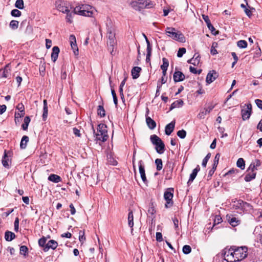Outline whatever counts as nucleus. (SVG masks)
<instances>
[{"label": "nucleus", "instance_id": "nucleus-18", "mask_svg": "<svg viewBox=\"0 0 262 262\" xmlns=\"http://www.w3.org/2000/svg\"><path fill=\"white\" fill-rule=\"evenodd\" d=\"M213 108V105L211 103L206 105L203 111H202L199 116L200 118H204L205 115L209 113Z\"/></svg>", "mask_w": 262, "mask_h": 262}, {"label": "nucleus", "instance_id": "nucleus-35", "mask_svg": "<svg viewBox=\"0 0 262 262\" xmlns=\"http://www.w3.org/2000/svg\"><path fill=\"white\" fill-rule=\"evenodd\" d=\"M203 18L207 25L209 29L210 30L211 33L213 34V25L211 24L210 19L208 16L205 15H202Z\"/></svg>", "mask_w": 262, "mask_h": 262}, {"label": "nucleus", "instance_id": "nucleus-1", "mask_svg": "<svg viewBox=\"0 0 262 262\" xmlns=\"http://www.w3.org/2000/svg\"><path fill=\"white\" fill-rule=\"evenodd\" d=\"M106 128L107 126L106 124L100 123L98 125L97 133H96L95 130L93 126H92L93 133L96 138V140L104 142L107 140L108 136Z\"/></svg>", "mask_w": 262, "mask_h": 262}, {"label": "nucleus", "instance_id": "nucleus-23", "mask_svg": "<svg viewBox=\"0 0 262 262\" xmlns=\"http://www.w3.org/2000/svg\"><path fill=\"white\" fill-rule=\"evenodd\" d=\"M256 172L254 170L249 171V168L247 169V173L245 177V180L246 182H249L252 180L255 179L256 176Z\"/></svg>", "mask_w": 262, "mask_h": 262}, {"label": "nucleus", "instance_id": "nucleus-29", "mask_svg": "<svg viewBox=\"0 0 262 262\" xmlns=\"http://www.w3.org/2000/svg\"><path fill=\"white\" fill-rule=\"evenodd\" d=\"M184 105V101L182 99H179L174 101L170 105V111L177 108L182 107Z\"/></svg>", "mask_w": 262, "mask_h": 262}, {"label": "nucleus", "instance_id": "nucleus-27", "mask_svg": "<svg viewBox=\"0 0 262 262\" xmlns=\"http://www.w3.org/2000/svg\"><path fill=\"white\" fill-rule=\"evenodd\" d=\"M141 71V68L139 67H135L132 70V75L133 78L135 79L138 78L140 76V72Z\"/></svg>", "mask_w": 262, "mask_h": 262}, {"label": "nucleus", "instance_id": "nucleus-31", "mask_svg": "<svg viewBox=\"0 0 262 262\" xmlns=\"http://www.w3.org/2000/svg\"><path fill=\"white\" fill-rule=\"evenodd\" d=\"M48 180L57 183L61 181V178L60 176L57 174H51L48 177Z\"/></svg>", "mask_w": 262, "mask_h": 262}, {"label": "nucleus", "instance_id": "nucleus-53", "mask_svg": "<svg viewBox=\"0 0 262 262\" xmlns=\"http://www.w3.org/2000/svg\"><path fill=\"white\" fill-rule=\"evenodd\" d=\"M223 222L222 218L220 215H215L214 219V227L216 225H218Z\"/></svg>", "mask_w": 262, "mask_h": 262}, {"label": "nucleus", "instance_id": "nucleus-64", "mask_svg": "<svg viewBox=\"0 0 262 262\" xmlns=\"http://www.w3.org/2000/svg\"><path fill=\"white\" fill-rule=\"evenodd\" d=\"M255 102L258 108L262 110V100L260 99H256Z\"/></svg>", "mask_w": 262, "mask_h": 262}, {"label": "nucleus", "instance_id": "nucleus-51", "mask_svg": "<svg viewBox=\"0 0 262 262\" xmlns=\"http://www.w3.org/2000/svg\"><path fill=\"white\" fill-rule=\"evenodd\" d=\"M15 7L19 9H23L24 6V1L23 0H16L15 3Z\"/></svg>", "mask_w": 262, "mask_h": 262}, {"label": "nucleus", "instance_id": "nucleus-12", "mask_svg": "<svg viewBox=\"0 0 262 262\" xmlns=\"http://www.w3.org/2000/svg\"><path fill=\"white\" fill-rule=\"evenodd\" d=\"M139 170L141 176V178L144 183H147V180L146 179L145 167L144 162L141 160L138 162Z\"/></svg>", "mask_w": 262, "mask_h": 262}, {"label": "nucleus", "instance_id": "nucleus-50", "mask_svg": "<svg viewBox=\"0 0 262 262\" xmlns=\"http://www.w3.org/2000/svg\"><path fill=\"white\" fill-rule=\"evenodd\" d=\"M162 61H163V64L160 67L161 69H167V68L169 66L168 60L167 58L164 57L162 58Z\"/></svg>", "mask_w": 262, "mask_h": 262}, {"label": "nucleus", "instance_id": "nucleus-24", "mask_svg": "<svg viewBox=\"0 0 262 262\" xmlns=\"http://www.w3.org/2000/svg\"><path fill=\"white\" fill-rule=\"evenodd\" d=\"M128 225L129 227L131 228V232L133 233V227L134 225V215L133 212L132 210H130L128 214Z\"/></svg>", "mask_w": 262, "mask_h": 262}, {"label": "nucleus", "instance_id": "nucleus-43", "mask_svg": "<svg viewBox=\"0 0 262 262\" xmlns=\"http://www.w3.org/2000/svg\"><path fill=\"white\" fill-rule=\"evenodd\" d=\"M155 164L156 165V169L158 171L161 170L163 168L162 160L161 159H156L155 160Z\"/></svg>", "mask_w": 262, "mask_h": 262}, {"label": "nucleus", "instance_id": "nucleus-25", "mask_svg": "<svg viewBox=\"0 0 262 262\" xmlns=\"http://www.w3.org/2000/svg\"><path fill=\"white\" fill-rule=\"evenodd\" d=\"M146 122L147 126L150 129H154L156 127V122L149 116H146Z\"/></svg>", "mask_w": 262, "mask_h": 262}, {"label": "nucleus", "instance_id": "nucleus-56", "mask_svg": "<svg viewBox=\"0 0 262 262\" xmlns=\"http://www.w3.org/2000/svg\"><path fill=\"white\" fill-rule=\"evenodd\" d=\"M211 156V154L210 152H209L206 157L204 158V159L203 160L202 165L203 167H206L207 162L209 160V159L210 158Z\"/></svg>", "mask_w": 262, "mask_h": 262}, {"label": "nucleus", "instance_id": "nucleus-21", "mask_svg": "<svg viewBox=\"0 0 262 262\" xmlns=\"http://www.w3.org/2000/svg\"><path fill=\"white\" fill-rule=\"evenodd\" d=\"M59 52V48L57 46H54L52 48V52L51 53V59L54 62H55L57 60Z\"/></svg>", "mask_w": 262, "mask_h": 262}, {"label": "nucleus", "instance_id": "nucleus-8", "mask_svg": "<svg viewBox=\"0 0 262 262\" xmlns=\"http://www.w3.org/2000/svg\"><path fill=\"white\" fill-rule=\"evenodd\" d=\"M55 6L58 11L63 13L69 12V10L72 9L70 4L63 1L59 0L56 1L55 2Z\"/></svg>", "mask_w": 262, "mask_h": 262}, {"label": "nucleus", "instance_id": "nucleus-6", "mask_svg": "<svg viewBox=\"0 0 262 262\" xmlns=\"http://www.w3.org/2000/svg\"><path fill=\"white\" fill-rule=\"evenodd\" d=\"M174 188H168L166 189L164 193V199L166 201L165 204V207L169 208L171 207L173 205V201L172 198L173 197Z\"/></svg>", "mask_w": 262, "mask_h": 262}, {"label": "nucleus", "instance_id": "nucleus-54", "mask_svg": "<svg viewBox=\"0 0 262 262\" xmlns=\"http://www.w3.org/2000/svg\"><path fill=\"white\" fill-rule=\"evenodd\" d=\"M182 251L185 254H188L191 252V248L189 245H185L183 247Z\"/></svg>", "mask_w": 262, "mask_h": 262}, {"label": "nucleus", "instance_id": "nucleus-2", "mask_svg": "<svg viewBox=\"0 0 262 262\" xmlns=\"http://www.w3.org/2000/svg\"><path fill=\"white\" fill-rule=\"evenodd\" d=\"M230 206L233 209L242 211L243 212L248 211L252 209V206L250 204L242 200L236 199L231 200Z\"/></svg>", "mask_w": 262, "mask_h": 262}, {"label": "nucleus", "instance_id": "nucleus-37", "mask_svg": "<svg viewBox=\"0 0 262 262\" xmlns=\"http://www.w3.org/2000/svg\"><path fill=\"white\" fill-rule=\"evenodd\" d=\"M246 5L248 7L245 10H244V12L246 13V15L250 18L252 16V13L255 11V8L253 7H251L248 5V3L246 2Z\"/></svg>", "mask_w": 262, "mask_h": 262}, {"label": "nucleus", "instance_id": "nucleus-14", "mask_svg": "<svg viewBox=\"0 0 262 262\" xmlns=\"http://www.w3.org/2000/svg\"><path fill=\"white\" fill-rule=\"evenodd\" d=\"M141 10L143 9H149L154 7V4L150 0H139Z\"/></svg>", "mask_w": 262, "mask_h": 262}, {"label": "nucleus", "instance_id": "nucleus-44", "mask_svg": "<svg viewBox=\"0 0 262 262\" xmlns=\"http://www.w3.org/2000/svg\"><path fill=\"white\" fill-rule=\"evenodd\" d=\"M67 14L66 19L68 22L71 23L72 22L73 15L75 14L74 13V10L71 12V9L69 10V12L66 13Z\"/></svg>", "mask_w": 262, "mask_h": 262}, {"label": "nucleus", "instance_id": "nucleus-7", "mask_svg": "<svg viewBox=\"0 0 262 262\" xmlns=\"http://www.w3.org/2000/svg\"><path fill=\"white\" fill-rule=\"evenodd\" d=\"M235 251H233L234 254L235 262L240 261L245 258L247 256V248L244 247L234 246Z\"/></svg>", "mask_w": 262, "mask_h": 262}, {"label": "nucleus", "instance_id": "nucleus-57", "mask_svg": "<svg viewBox=\"0 0 262 262\" xmlns=\"http://www.w3.org/2000/svg\"><path fill=\"white\" fill-rule=\"evenodd\" d=\"M177 136L181 139H184L186 136V132L184 130H180L177 132Z\"/></svg>", "mask_w": 262, "mask_h": 262}, {"label": "nucleus", "instance_id": "nucleus-5", "mask_svg": "<svg viewBox=\"0 0 262 262\" xmlns=\"http://www.w3.org/2000/svg\"><path fill=\"white\" fill-rule=\"evenodd\" d=\"M150 140L152 144L155 146L156 151L159 154H163L165 150V146L161 138L156 135H152L150 136Z\"/></svg>", "mask_w": 262, "mask_h": 262}, {"label": "nucleus", "instance_id": "nucleus-48", "mask_svg": "<svg viewBox=\"0 0 262 262\" xmlns=\"http://www.w3.org/2000/svg\"><path fill=\"white\" fill-rule=\"evenodd\" d=\"M237 46L241 49H244L247 47V42L244 40H240L237 42Z\"/></svg>", "mask_w": 262, "mask_h": 262}, {"label": "nucleus", "instance_id": "nucleus-19", "mask_svg": "<svg viewBox=\"0 0 262 262\" xmlns=\"http://www.w3.org/2000/svg\"><path fill=\"white\" fill-rule=\"evenodd\" d=\"M156 204L155 202H152V200L150 201L149 203V207L148 209V213L151 215V217L152 219L155 217V214L156 212V210L155 209V207Z\"/></svg>", "mask_w": 262, "mask_h": 262}, {"label": "nucleus", "instance_id": "nucleus-3", "mask_svg": "<svg viewBox=\"0 0 262 262\" xmlns=\"http://www.w3.org/2000/svg\"><path fill=\"white\" fill-rule=\"evenodd\" d=\"M94 8L89 5H81L74 9V13L80 15L92 17Z\"/></svg>", "mask_w": 262, "mask_h": 262}, {"label": "nucleus", "instance_id": "nucleus-26", "mask_svg": "<svg viewBox=\"0 0 262 262\" xmlns=\"http://www.w3.org/2000/svg\"><path fill=\"white\" fill-rule=\"evenodd\" d=\"M107 44L108 46V50L110 51L112 55H114V49L116 44V39L107 40Z\"/></svg>", "mask_w": 262, "mask_h": 262}, {"label": "nucleus", "instance_id": "nucleus-32", "mask_svg": "<svg viewBox=\"0 0 262 262\" xmlns=\"http://www.w3.org/2000/svg\"><path fill=\"white\" fill-rule=\"evenodd\" d=\"M147 51V54H146V62L147 63H149V64L151 65L150 63V57L151 56V52H152V47L150 43L148 42V47H147L146 49Z\"/></svg>", "mask_w": 262, "mask_h": 262}, {"label": "nucleus", "instance_id": "nucleus-55", "mask_svg": "<svg viewBox=\"0 0 262 262\" xmlns=\"http://www.w3.org/2000/svg\"><path fill=\"white\" fill-rule=\"evenodd\" d=\"M16 108L19 110L20 113H21V116H24L25 115V107H24V105H23V104L22 103H19L17 105Z\"/></svg>", "mask_w": 262, "mask_h": 262}, {"label": "nucleus", "instance_id": "nucleus-10", "mask_svg": "<svg viewBox=\"0 0 262 262\" xmlns=\"http://www.w3.org/2000/svg\"><path fill=\"white\" fill-rule=\"evenodd\" d=\"M233 251H235L234 246H232L230 248H225L224 250V259L227 262H235L234 254Z\"/></svg>", "mask_w": 262, "mask_h": 262}, {"label": "nucleus", "instance_id": "nucleus-42", "mask_svg": "<svg viewBox=\"0 0 262 262\" xmlns=\"http://www.w3.org/2000/svg\"><path fill=\"white\" fill-rule=\"evenodd\" d=\"M30 120H31V119L29 116H26L25 117L24 120V122L21 125V127L23 130H26L28 129V125L30 122Z\"/></svg>", "mask_w": 262, "mask_h": 262}, {"label": "nucleus", "instance_id": "nucleus-11", "mask_svg": "<svg viewBox=\"0 0 262 262\" xmlns=\"http://www.w3.org/2000/svg\"><path fill=\"white\" fill-rule=\"evenodd\" d=\"M252 113V105L251 103L245 104L244 107L242 110L241 115L244 120L248 119Z\"/></svg>", "mask_w": 262, "mask_h": 262}, {"label": "nucleus", "instance_id": "nucleus-61", "mask_svg": "<svg viewBox=\"0 0 262 262\" xmlns=\"http://www.w3.org/2000/svg\"><path fill=\"white\" fill-rule=\"evenodd\" d=\"M28 251V248L26 246H21L20 247V254L24 255H26V253Z\"/></svg>", "mask_w": 262, "mask_h": 262}, {"label": "nucleus", "instance_id": "nucleus-38", "mask_svg": "<svg viewBox=\"0 0 262 262\" xmlns=\"http://www.w3.org/2000/svg\"><path fill=\"white\" fill-rule=\"evenodd\" d=\"M209 221H210L209 223H208L206 225V226L204 228V232L205 235L209 234L213 229V225L211 224V223L210 220H209Z\"/></svg>", "mask_w": 262, "mask_h": 262}, {"label": "nucleus", "instance_id": "nucleus-41", "mask_svg": "<svg viewBox=\"0 0 262 262\" xmlns=\"http://www.w3.org/2000/svg\"><path fill=\"white\" fill-rule=\"evenodd\" d=\"M97 114L101 117H104L105 116V111L103 105H99L98 106Z\"/></svg>", "mask_w": 262, "mask_h": 262}, {"label": "nucleus", "instance_id": "nucleus-39", "mask_svg": "<svg viewBox=\"0 0 262 262\" xmlns=\"http://www.w3.org/2000/svg\"><path fill=\"white\" fill-rule=\"evenodd\" d=\"M228 222L233 227H235L240 223V221L237 220L235 217H229L228 219Z\"/></svg>", "mask_w": 262, "mask_h": 262}, {"label": "nucleus", "instance_id": "nucleus-52", "mask_svg": "<svg viewBox=\"0 0 262 262\" xmlns=\"http://www.w3.org/2000/svg\"><path fill=\"white\" fill-rule=\"evenodd\" d=\"M213 73H212L211 71H209V72L208 73L206 79V82L207 84H210L213 81Z\"/></svg>", "mask_w": 262, "mask_h": 262}, {"label": "nucleus", "instance_id": "nucleus-34", "mask_svg": "<svg viewBox=\"0 0 262 262\" xmlns=\"http://www.w3.org/2000/svg\"><path fill=\"white\" fill-rule=\"evenodd\" d=\"M29 139V137L27 136H24L22 137L20 143V148L21 149H25L26 148Z\"/></svg>", "mask_w": 262, "mask_h": 262}, {"label": "nucleus", "instance_id": "nucleus-62", "mask_svg": "<svg viewBox=\"0 0 262 262\" xmlns=\"http://www.w3.org/2000/svg\"><path fill=\"white\" fill-rule=\"evenodd\" d=\"M14 230L16 232H17L18 231V228H19V219L18 217H16L15 219L14 223Z\"/></svg>", "mask_w": 262, "mask_h": 262}, {"label": "nucleus", "instance_id": "nucleus-17", "mask_svg": "<svg viewBox=\"0 0 262 262\" xmlns=\"http://www.w3.org/2000/svg\"><path fill=\"white\" fill-rule=\"evenodd\" d=\"M175 120H173L166 125L165 133L166 135L169 136L173 132L175 127Z\"/></svg>", "mask_w": 262, "mask_h": 262}, {"label": "nucleus", "instance_id": "nucleus-20", "mask_svg": "<svg viewBox=\"0 0 262 262\" xmlns=\"http://www.w3.org/2000/svg\"><path fill=\"white\" fill-rule=\"evenodd\" d=\"M201 57L198 53H195L193 57L187 61L188 63L192 64L194 66L199 64L200 61Z\"/></svg>", "mask_w": 262, "mask_h": 262}, {"label": "nucleus", "instance_id": "nucleus-40", "mask_svg": "<svg viewBox=\"0 0 262 262\" xmlns=\"http://www.w3.org/2000/svg\"><path fill=\"white\" fill-rule=\"evenodd\" d=\"M131 7L136 11H141V7L139 0L138 1H133L130 4Z\"/></svg>", "mask_w": 262, "mask_h": 262}, {"label": "nucleus", "instance_id": "nucleus-59", "mask_svg": "<svg viewBox=\"0 0 262 262\" xmlns=\"http://www.w3.org/2000/svg\"><path fill=\"white\" fill-rule=\"evenodd\" d=\"M11 14L13 17H19L21 15V12L18 9H13L11 11Z\"/></svg>", "mask_w": 262, "mask_h": 262}, {"label": "nucleus", "instance_id": "nucleus-13", "mask_svg": "<svg viewBox=\"0 0 262 262\" xmlns=\"http://www.w3.org/2000/svg\"><path fill=\"white\" fill-rule=\"evenodd\" d=\"M70 45L73 53L75 56H78L79 54V51L77 45L76 44V37L74 35H71L69 37Z\"/></svg>", "mask_w": 262, "mask_h": 262}, {"label": "nucleus", "instance_id": "nucleus-45", "mask_svg": "<svg viewBox=\"0 0 262 262\" xmlns=\"http://www.w3.org/2000/svg\"><path fill=\"white\" fill-rule=\"evenodd\" d=\"M237 166L242 169H244L245 167V161L243 158H239L236 162Z\"/></svg>", "mask_w": 262, "mask_h": 262}, {"label": "nucleus", "instance_id": "nucleus-16", "mask_svg": "<svg viewBox=\"0 0 262 262\" xmlns=\"http://www.w3.org/2000/svg\"><path fill=\"white\" fill-rule=\"evenodd\" d=\"M58 246V243L55 240H50L46 244V247L43 249L45 252H47L50 249L55 250Z\"/></svg>", "mask_w": 262, "mask_h": 262}, {"label": "nucleus", "instance_id": "nucleus-28", "mask_svg": "<svg viewBox=\"0 0 262 262\" xmlns=\"http://www.w3.org/2000/svg\"><path fill=\"white\" fill-rule=\"evenodd\" d=\"M260 164H261L260 161L259 160H257V159H255L250 165V166L249 167V171H250V170L255 171L256 170H257V167H259L260 165Z\"/></svg>", "mask_w": 262, "mask_h": 262}, {"label": "nucleus", "instance_id": "nucleus-46", "mask_svg": "<svg viewBox=\"0 0 262 262\" xmlns=\"http://www.w3.org/2000/svg\"><path fill=\"white\" fill-rule=\"evenodd\" d=\"M239 172L238 170L236 169H231L229 170L225 174V176H231L232 177H235V174H236Z\"/></svg>", "mask_w": 262, "mask_h": 262}, {"label": "nucleus", "instance_id": "nucleus-58", "mask_svg": "<svg viewBox=\"0 0 262 262\" xmlns=\"http://www.w3.org/2000/svg\"><path fill=\"white\" fill-rule=\"evenodd\" d=\"M186 50L185 48H180L177 53V56L179 58H181L186 53Z\"/></svg>", "mask_w": 262, "mask_h": 262}, {"label": "nucleus", "instance_id": "nucleus-4", "mask_svg": "<svg viewBox=\"0 0 262 262\" xmlns=\"http://www.w3.org/2000/svg\"><path fill=\"white\" fill-rule=\"evenodd\" d=\"M166 34L172 39L181 42H185V37L180 31H176L174 28L167 27L165 30Z\"/></svg>", "mask_w": 262, "mask_h": 262}, {"label": "nucleus", "instance_id": "nucleus-30", "mask_svg": "<svg viewBox=\"0 0 262 262\" xmlns=\"http://www.w3.org/2000/svg\"><path fill=\"white\" fill-rule=\"evenodd\" d=\"M254 234L257 236L259 237L260 243L262 244V226H256L254 230Z\"/></svg>", "mask_w": 262, "mask_h": 262}, {"label": "nucleus", "instance_id": "nucleus-60", "mask_svg": "<svg viewBox=\"0 0 262 262\" xmlns=\"http://www.w3.org/2000/svg\"><path fill=\"white\" fill-rule=\"evenodd\" d=\"M79 240L81 243V244H83L85 240V237L84 236V232L83 231L80 230L79 231Z\"/></svg>", "mask_w": 262, "mask_h": 262}, {"label": "nucleus", "instance_id": "nucleus-33", "mask_svg": "<svg viewBox=\"0 0 262 262\" xmlns=\"http://www.w3.org/2000/svg\"><path fill=\"white\" fill-rule=\"evenodd\" d=\"M15 237V234L9 231H6L5 233V238L6 241L10 242L12 241Z\"/></svg>", "mask_w": 262, "mask_h": 262}, {"label": "nucleus", "instance_id": "nucleus-36", "mask_svg": "<svg viewBox=\"0 0 262 262\" xmlns=\"http://www.w3.org/2000/svg\"><path fill=\"white\" fill-rule=\"evenodd\" d=\"M48 105L47 100H43V114L42 119L43 120H46L48 116Z\"/></svg>", "mask_w": 262, "mask_h": 262}, {"label": "nucleus", "instance_id": "nucleus-22", "mask_svg": "<svg viewBox=\"0 0 262 262\" xmlns=\"http://www.w3.org/2000/svg\"><path fill=\"white\" fill-rule=\"evenodd\" d=\"M106 27L107 35L115 33V27L111 20L107 21L106 23Z\"/></svg>", "mask_w": 262, "mask_h": 262}, {"label": "nucleus", "instance_id": "nucleus-63", "mask_svg": "<svg viewBox=\"0 0 262 262\" xmlns=\"http://www.w3.org/2000/svg\"><path fill=\"white\" fill-rule=\"evenodd\" d=\"M73 134L76 136L78 137H80L81 136V134L80 133V130L78 129L76 127H74L73 128Z\"/></svg>", "mask_w": 262, "mask_h": 262}, {"label": "nucleus", "instance_id": "nucleus-47", "mask_svg": "<svg viewBox=\"0 0 262 262\" xmlns=\"http://www.w3.org/2000/svg\"><path fill=\"white\" fill-rule=\"evenodd\" d=\"M46 242H47V237L45 236H42L41 238L39 239L38 240V245L40 247H42L43 249L46 247Z\"/></svg>", "mask_w": 262, "mask_h": 262}, {"label": "nucleus", "instance_id": "nucleus-49", "mask_svg": "<svg viewBox=\"0 0 262 262\" xmlns=\"http://www.w3.org/2000/svg\"><path fill=\"white\" fill-rule=\"evenodd\" d=\"M19 22L15 20H12L10 23V27L13 29L15 30L18 27Z\"/></svg>", "mask_w": 262, "mask_h": 262}, {"label": "nucleus", "instance_id": "nucleus-9", "mask_svg": "<svg viewBox=\"0 0 262 262\" xmlns=\"http://www.w3.org/2000/svg\"><path fill=\"white\" fill-rule=\"evenodd\" d=\"M12 156V152L11 151L5 150L2 160V163L3 166L7 169H9L10 168Z\"/></svg>", "mask_w": 262, "mask_h": 262}, {"label": "nucleus", "instance_id": "nucleus-15", "mask_svg": "<svg viewBox=\"0 0 262 262\" xmlns=\"http://www.w3.org/2000/svg\"><path fill=\"white\" fill-rule=\"evenodd\" d=\"M173 78L175 82H180L185 79V76L182 72L176 71L173 75Z\"/></svg>", "mask_w": 262, "mask_h": 262}]
</instances>
